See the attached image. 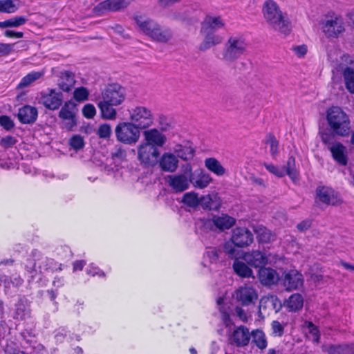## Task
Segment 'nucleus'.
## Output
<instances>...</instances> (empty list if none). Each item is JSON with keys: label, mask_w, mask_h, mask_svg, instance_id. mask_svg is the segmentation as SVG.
Here are the masks:
<instances>
[{"label": "nucleus", "mask_w": 354, "mask_h": 354, "mask_svg": "<svg viewBox=\"0 0 354 354\" xmlns=\"http://www.w3.org/2000/svg\"><path fill=\"white\" fill-rule=\"evenodd\" d=\"M262 12L266 22L274 30L284 35L291 31V24L287 16L279 9L276 2L267 0L263 6Z\"/></svg>", "instance_id": "f257e3e1"}, {"label": "nucleus", "mask_w": 354, "mask_h": 354, "mask_svg": "<svg viewBox=\"0 0 354 354\" xmlns=\"http://www.w3.org/2000/svg\"><path fill=\"white\" fill-rule=\"evenodd\" d=\"M319 106V135L324 145L332 152V106L330 100H324Z\"/></svg>", "instance_id": "f03ea898"}, {"label": "nucleus", "mask_w": 354, "mask_h": 354, "mask_svg": "<svg viewBox=\"0 0 354 354\" xmlns=\"http://www.w3.org/2000/svg\"><path fill=\"white\" fill-rule=\"evenodd\" d=\"M248 43L245 38L239 34H233L226 40L223 52L222 59L232 63L241 57L247 51Z\"/></svg>", "instance_id": "7ed1b4c3"}, {"label": "nucleus", "mask_w": 354, "mask_h": 354, "mask_svg": "<svg viewBox=\"0 0 354 354\" xmlns=\"http://www.w3.org/2000/svg\"><path fill=\"white\" fill-rule=\"evenodd\" d=\"M140 129L131 122H120L115 129L116 139L125 145H135L140 137Z\"/></svg>", "instance_id": "20e7f679"}, {"label": "nucleus", "mask_w": 354, "mask_h": 354, "mask_svg": "<svg viewBox=\"0 0 354 354\" xmlns=\"http://www.w3.org/2000/svg\"><path fill=\"white\" fill-rule=\"evenodd\" d=\"M332 15L330 12L323 16L319 21L318 29L320 32L322 50L328 59L330 58V46L332 43Z\"/></svg>", "instance_id": "39448f33"}, {"label": "nucleus", "mask_w": 354, "mask_h": 354, "mask_svg": "<svg viewBox=\"0 0 354 354\" xmlns=\"http://www.w3.org/2000/svg\"><path fill=\"white\" fill-rule=\"evenodd\" d=\"M129 120L140 129L151 127L154 120L152 111L144 106H136L129 110Z\"/></svg>", "instance_id": "423d86ee"}, {"label": "nucleus", "mask_w": 354, "mask_h": 354, "mask_svg": "<svg viewBox=\"0 0 354 354\" xmlns=\"http://www.w3.org/2000/svg\"><path fill=\"white\" fill-rule=\"evenodd\" d=\"M350 123L346 113L339 106H333V136H348L351 130Z\"/></svg>", "instance_id": "0eeeda50"}, {"label": "nucleus", "mask_w": 354, "mask_h": 354, "mask_svg": "<svg viewBox=\"0 0 354 354\" xmlns=\"http://www.w3.org/2000/svg\"><path fill=\"white\" fill-rule=\"evenodd\" d=\"M38 102L49 110H57L63 102V95L55 89L48 88L39 93Z\"/></svg>", "instance_id": "6e6552de"}, {"label": "nucleus", "mask_w": 354, "mask_h": 354, "mask_svg": "<svg viewBox=\"0 0 354 354\" xmlns=\"http://www.w3.org/2000/svg\"><path fill=\"white\" fill-rule=\"evenodd\" d=\"M158 156L159 151L154 146L142 142L138 147V158L142 165H154Z\"/></svg>", "instance_id": "1a4fd4ad"}, {"label": "nucleus", "mask_w": 354, "mask_h": 354, "mask_svg": "<svg viewBox=\"0 0 354 354\" xmlns=\"http://www.w3.org/2000/svg\"><path fill=\"white\" fill-rule=\"evenodd\" d=\"M125 97L124 88L116 84L109 85L102 93V100L118 106L124 101Z\"/></svg>", "instance_id": "9d476101"}, {"label": "nucleus", "mask_w": 354, "mask_h": 354, "mask_svg": "<svg viewBox=\"0 0 354 354\" xmlns=\"http://www.w3.org/2000/svg\"><path fill=\"white\" fill-rule=\"evenodd\" d=\"M185 173H188L190 183L196 188H205L212 180L209 174L205 172L203 169H197L194 172H192V168L190 164L185 165Z\"/></svg>", "instance_id": "9b49d317"}, {"label": "nucleus", "mask_w": 354, "mask_h": 354, "mask_svg": "<svg viewBox=\"0 0 354 354\" xmlns=\"http://www.w3.org/2000/svg\"><path fill=\"white\" fill-rule=\"evenodd\" d=\"M234 297L236 301L242 306L254 304L258 299V294L256 289L250 286L240 287L234 292Z\"/></svg>", "instance_id": "f8f14e48"}, {"label": "nucleus", "mask_w": 354, "mask_h": 354, "mask_svg": "<svg viewBox=\"0 0 354 354\" xmlns=\"http://www.w3.org/2000/svg\"><path fill=\"white\" fill-rule=\"evenodd\" d=\"M77 105L72 101L66 102L59 112V117L66 121L65 126L68 130L76 126Z\"/></svg>", "instance_id": "ddd939ff"}, {"label": "nucleus", "mask_w": 354, "mask_h": 354, "mask_svg": "<svg viewBox=\"0 0 354 354\" xmlns=\"http://www.w3.org/2000/svg\"><path fill=\"white\" fill-rule=\"evenodd\" d=\"M130 3L129 0H105L98 3L93 9L97 15H102L108 12H116L127 8Z\"/></svg>", "instance_id": "4468645a"}, {"label": "nucleus", "mask_w": 354, "mask_h": 354, "mask_svg": "<svg viewBox=\"0 0 354 354\" xmlns=\"http://www.w3.org/2000/svg\"><path fill=\"white\" fill-rule=\"evenodd\" d=\"M230 241L236 247H246L253 242V234L248 228L236 227L232 231Z\"/></svg>", "instance_id": "2eb2a0df"}, {"label": "nucleus", "mask_w": 354, "mask_h": 354, "mask_svg": "<svg viewBox=\"0 0 354 354\" xmlns=\"http://www.w3.org/2000/svg\"><path fill=\"white\" fill-rule=\"evenodd\" d=\"M251 338V333L245 326L235 328L230 335L229 341L231 344L238 347H243L248 345Z\"/></svg>", "instance_id": "dca6fc26"}, {"label": "nucleus", "mask_w": 354, "mask_h": 354, "mask_svg": "<svg viewBox=\"0 0 354 354\" xmlns=\"http://www.w3.org/2000/svg\"><path fill=\"white\" fill-rule=\"evenodd\" d=\"M225 22L221 16L208 15L201 23V33L213 32L225 28Z\"/></svg>", "instance_id": "f3484780"}, {"label": "nucleus", "mask_w": 354, "mask_h": 354, "mask_svg": "<svg viewBox=\"0 0 354 354\" xmlns=\"http://www.w3.org/2000/svg\"><path fill=\"white\" fill-rule=\"evenodd\" d=\"M167 183L175 192H184L189 189L190 185L188 173H185V169L183 174L169 175L167 177Z\"/></svg>", "instance_id": "a211bd4d"}, {"label": "nucleus", "mask_w": 354, "mask_h": 354, "mask_svg": "<svg viewBox=\"0 0 354 354\" xmlns=\"http://www.w3.org/2000/svg\"><path fill=\"white\" fill-rule=\"evenodd\" d=\"M304 283L302 274L297 270H290L284 272L283 285L286 290L291 291L301 287Z\"/></svg>", "instance_id": "6ab92c4d"}, {"label": "nucleus", "mask_w": 354, "mask_h": 354, "mask_svg": "<svg viewBox=\"0 0 354 354\" xmlns=\"http://www.w3.org/2000/svg\"><path fill=\"white\" fill-rule=\"evenodd\" d=\"M173 151L178 159L180 158L185 161L192 160L195 156V149L192 143L188 141L176 145L173 148Z\"/></svg>", "instance_id": "aec40b11"}, {"label": "nucleus", "mask_w": 354, "mask_h": 354, "mask_svg": "<svg viewBox=\"0 0 354 354\" xmlns=\"http://www.w3.org/2000/svg\"><path fill=\"white\" fill-rule=\"evenodd\" d=\"M235 224V219L227 214H222L221 216H214L211 220L207 221L205 225L207 227H212L214 225L216 228L220 230H225L230 229Z\"/></svg>", "instance_id": "412c9836"}, {"label": "nucleus", "mask_w": 354, "mask_h": 354, "mask_svg": "<svg viewBox=\"0 0 354 354\" xmlns=\"http://www.w3.org/2000/svg\"><path fill=\"white\" fill-rule=\"evenodd\" d=\"M143 136L145 138L144 142L156 147H162L167 141L165 136L157 129L145 130L143 132Z\"/></svg>", "instance_id": "4be33fe9"}, {"label": "nucleus", "mask_w": 354, "mask_h": 354, "mask_svg": "<svg viewBox=\"0 0 354 354\" xmlns=\"http://www.w3.org/2000/svg\"><path fill=\"white\" fill-rule=\"evenodd\" d=\"M179 160L176 156L171 152H166L161 156L159 165L161 169L167 172H174L178 167Z\"/></svg>", "instance_id": "5701e85b"}, {"label": "nucleus", "mask_w": 354, "mask_h": 354, "mask_svg": "<svg viewBox=\"0 0 354 354\" xmlns=\"http://www.w3.org/2000/svg\"><path fill=\"white\" fill-rule=\"evenodd\" d=\"M38 115L37 109L30 105H25L18 111L17 117L19 120L23 124L34 123Z\"/></svg>", "instance_id": "b1692460"}, {"label": "nucleus", "mask_w": 354, "mask_h": 354, "mask_svg": "<svg viewBox=\"0 0 354 354\" xmlns=\"http://www.w3.org/2000/svg\"><path fill=\"white\" fill-rule=\"evenodd\" d=\"M242 259L246 263L254 268H261L265 266V254L259 250L245 252Z\"/></svg>", "instance_id": "393cba45"}, {"label": "nucleus", "mask_w": 354, "mask_h": 354, "mask_svg": "<svg viewBox=\"0 0 354 354\" xmlns=\"http://www.w3.org/2000/svg\"><path fill=\"white\" fill-rule=\"evenodd\" d=\"M259 279L263 285L270 286L278 281L279 276L274 270L263 267L259 270Z\"/></svg>", "instance_id": "a878e982"}, {"label": "nucleus", "mask_w": 354, "mask_h": 354, "mask_svg": "<svg viewBox=\"0 0 354 354\" xmlns=\"http://www.w3.org/2000/svg\"><path fill=\"white\" fill-rule=\"evenodd\" d=\"M204 36V39L200 44L199 50L205 51L210 48L218 45L222 43L223 37L213 32L201 33Z\"/></svg>", "instance_id": "bb28decb"}, {"label": "nucleus", "mask_w": 354, "mask_h": 354, "mask_svg": "<svg viewBox=\"0 0 354 354\" xmlns=\"http://www.w3.org/2000/svg\"><path fill=\"white\" fill-rule=\"evenodd\" d=\"M333 159L341 165H346L348 162V151L341 143H333Z\"/></svg>", "instance_id": "cd10ccee"}, {"label": "nucleus", "mask_w": 354, "mask_h": 354, "mask_svg": "<svg viewBox=\"0 0 354 354\" xmlns=\"http://www.w3.org/2000/svg\"><path fill=\"white\" fill-rule=\"evenodd\" d=\"M330 193L331 189L328 187L319 185L317 187L315 191V203L317 205H329L330 202Z\"/></svg>", "instance_id": "c85d7f7f"}, {"label": "nucleus", "mask_w": 354, "mask_h": 354, "mask_svg": "<svg viewBox=\"0 0 354 354\" xmlns=\"http://www.w3.org/2000/svg\"><path fill=\"white\" fill-rule=\"evenodd\" d=\"M249 265L245 261H241L238 259H235L232 268L234 272L242 278H250L253 277V271L248 266Z\"/></svg>", "instance_id": "c756f323"}, {"label": "nucleus", "mask_w": 354, "mask_h": 354, "mask_svg": "<svg viewBox=\"0 0 354 354\" xmlns=\"http://www.w3.org/2000/svg\"><path fill=\"white\" fill-rule=\"evenodd\" d=\"M200 203L204 207L209 209H217L221 205L220 198L216 193H212L200 198Z\"/></svg>", "instance_id": "7c9ffc66"}, {"label": "nucleus", "mask_w": 354, "mask_h": 354, "mask_svg": "<svg viewBox=\"0 0 354 354\" xmlns=\"http://www.w3.org/2000/svg\"><path fill=\"white\" fill-rule=\"evenodd\" d=\"M97 106L100 109L102 118L108 120H114L116 118L117 112L113 108L116 104H111L110 102L102 100H100Z\"/></svg>", "instance_id": "2f4dec72"}, {"label": "nucleus", "mask_w": 354, "mask_h": 354, "mask_svg": "<svg viewBox=\"0 0 354 354\" xmlns=\"http://www.w3.org/2000/svg\"><path fill=\"white\" fill-rule=\"evenodd\" d=\"M217 305L219 308V311L221 315V319L226 327L230 326L232 323L230 319V308L224 302L223 297H219L216 300Z\"/></svg>", "instance_id": "473e14b6"}, {"label": "nucleus", "mask_w": 354, "mask_h": 354, "mask_svg": "<svg viewBox=\"0 0 354 354\" xmlns=\"http://www.w3.org/2000/svg\"><path fill=\"white\" fill-rule=\"evenodd\" d=\"M302 328L306 333L307 338L313 342L318 343L319 340V333L318 328L311 322L304 321Z\"/></svg>", "instance_id": "72a5a7b5"}, {"label": "nucleus", "mask_w": 354, "mask_h": 354, "mask_svg": "<svg viewBox=\"0 0 354 354\" xmlns=\"http://www.w3.org/2000/svg\"><path fill=\"white\" fill-rule=\"evenodd\" d=\"M44 75L43 71L30 72L21 80L17 85V88L21 89L30 86L33 82L41 78Z\"/></svg>", "instance_id": "f704fd0d"}, {"label": "nucleus", "mask_w": 354, "mask_h": 354, "mask_svg": "<svg viewBox=\"0 0 354 354\" xmlns=\"http://www.w3.org/2000/svg\"><path fill=\"white\" fill-rule=\"evenodd\" d=\"M74 84V75L70 72H64L60 77L58 86L63 91L68 92L72 89Z\"/></svg>", "instance_id": "c9c22d12"}, {"label": "nucleus", "mask_w": 354, "mask_h": 354, "mask_svg": "<svg viewBox=\"0 0 354 354\" xmlns=\"http://www.w3.org/2000/svg\"><path fill=\"white\" fill-rule=\"evenodd\" d=\"M171 37L172 32L169 29L162 28L158 24L150 36L153 39L160 42H167Z\"/></svg>", "instance_id": "e433bc0d"}, {"label": "nucleus", "mask_w": 354, "mask_h": 354, "mask_svg": "<svg viewBox=\"0 0 354 354\" xmlns=\"http://www.w3.org/2000/svg\"><path fill=\"white\" fill-rule=\"evenodd\" d=\"M286 306L287 308L292 312L299 310L304 305V299L300 294L292 295L286 301Z\"/></svg>", "instance_id": "4c0bfd02"}, {"label": "nucleus", "mask_w": 354, "mask_h": 354, "mask_svg": "<svg viewBox=\"0 0 354 354\" xmlns=\"http://www.w3.org/2000/svg\"><path fill=\"white\" fill-rule=\"evenodd\" d=\"M205 165L210 171L217 176H221L224 175L225 173V169L216 158H209L205 159Z\"/></svg>", "instance_id": "58836bf2"}, {"label": "nucleus", "mask_w": 354, "mask_h": 354, "mask_svg": "<svg viewBox=\"0 0 354 354\" xmlns=\"http://www.w3.org/2000/svg\"><path fill=\"white\" fill-rule=\"evenodd\" d=\"M354 64L353 59L348 55H343L339 59H337L335 69L337 71L342 72V74L348 69H354L351 65Z\"/></svg>", "instance_id": "ea45409f"}, {"label": "nucleus", "mask_w": 354, "mask_h": 354, "mask_svg": "<svg viewBox=\"0 0 354 354\" xmlns=\"http://www.w3.org/2000/svg\"><path fill=\"white\" fill-rule=\"evenodd\" d=\"M254 232L259 242L269 243L274 240V235L271 232L263 226H257L254 228Z\"/></svg>", "instance_id": "a19ab883"}, {"label": "nucleus", "mask_w": 354, "mask_h": 354, "mask_svg": "<svg viewBox=\"0 0 354 354\" xmlns=\"http://www.w3.org/2000/svg\"><path fill=\"white\" fill-rule=\"evenodd\" d=\"M285 169L286 175H288L293 181H295L299 175V171L296 167L295 158L290 156L286 165L283 167Z\"/></svg>", "instance_id": "79ce46f5"}, {"label": "nucleus", "mask_w": 354, "mask_h": 354, "mask_svg": "<svg viewBox=\"0 0 354 354\" xmlns=\"http://www.w3.org/2000/svg\"><path fill=\"white\" fill-rule=\"evenodd\" d=\"M136 23L140 28L143 31V32L149 37L152 35L153 30L157 27L158 25L152 20L143 19L142 18L137 19Z\"/></svg>", "instance_id": "37998d69"}, {"label": "nucleus", "mask_w": 354, "mask_h": 354, "mask_svg": "<svg viewBox=\"0 0 354 354\" xmlns=\"http://www.w3.org/2000/svg\"><path fill=\"white\" fill-rule=\"evenodd\" d=\"M252 342L260 349H265L267 347V340L265 333L261 330H253L251 333Z\"/></svg>", "instance_id": "c03bdc74"}, {"label": "nucleus", "mask_w": 354, "mask_h": 354, "mask_svg": "<svg viewBox=\"0 0 354 354\" xmlns=\"http://www.w3.org/2000/svg\"><path fill=\"white\" fill-rule=\"evenodd\" d=\"M346 25L341 16L333 18V37H341L346 30Z\"/></svg>", "instance_id": "a18cd8bd"}, {"label": "nucleus", "mask_w": 354, "mask_h": 354, "mask_svg": "<svg viewBox=\"0 0 354 354\" xmlns=\"http://www.w3.org/2000/svg\"><path fill=\"white\" fill-rule=\"evenodd\" d=\"M37 252H33L34 257H37V263L39 264V272H43L44 271L49 270L53 264V260L39 254L37 255Z\"/></svg>", "instance_id": "49530a36"}, {"label": "nucleus", "mask_w": 354, "mask_h": 354, "mask_svg": "<svg viewBox=\"0 0 354 354\" xmlns=\"http://www.w3.org/2000/svg\"><path fill=\"white\" fill-rule=\"evenodd\" d=\"M27 18L24 16H16L10 19L0 22V28L19 27L25 24Z\"/></svg>", "instance_id": "de8ad7c7"}, {"label": "nucleus", "mask_w": 354, "mask_h": 354, "mask_svg": "<svg viewBox=\"0 0 354 354\" xmlns=\"http://www.w3.org/2000/svg\"><path fill=\"white\" fill-rule=\"evenodd\" d=\"M342 75L346 88L349 93L354 94V69L346 70Z\"/></svg>", "instance_id": "09e8293b"}, {"label": "nucleus", "mask_w": 354, "mask_h": 354, "mask_svg": "<svg viewBox=\"0 0 354 354\" xmlns=\"http://www.w3.org/2000/svg\"><path fill=\"white\" fill-rule=\"evenodd\" d=\"M18 9V6L13 0H0V12L13 13Z\"/></svg>", "instance_id": "8fccbe9b"}, {"label": "nucleus", "mask_w": 354, "mask_h": 354, "mask_svg": "<svg viewBox=\"0 0 354 354\" xmlns=\"http://www.w3.org/2000/svg\"><path fill=\"white\" fill-rule=\"evenodd\" d=\"M182 202L189 207H195L200 203V198L196 193L191 192L184 194Z\"/></svg>", "instance_id": "3c124183"}, {"label": "nucleus", "mask_w": 354, "mask_h": 354, "mask_svg": "<svg viewBox=\"0 0 354 354\" xmlns=\"http://www.w3.org/2000/svg\"><path fill=\"white\" fill-rule=\"evenodd\" d=\"M70 147L75 151L80 150L84 147V138L80 135H73L68 140Z\"/></svg>", "instance_id": "603ef678"}, {"label": "nucleus", "mask_w": 354, "mask_h": 354, "mask_svg": "<svg viewBox=\"0 0 354 354\" xmlns=\"http://www.w3.org/2000/svg\"><path fill=\"white\" fill-rule=\"evenodd\" d=\"M234 246V244L231 241H227L223 245L224 252L232 259H237L239 254V251Z\"/></svg>", "instance_id": "864d4df0"}, {"label": "nucleus", "mask_w": 354, "mask_h": 354, "mask_svg": "<svg viewBox=\"0 0 354 354\" xmlns=\"http://www.w3.org/2000/svg\"><path fill=\"white\" fill-rule=\"evenodd\" d=\"M266 142L270 146L271 156L273 158L276 157L278 154L279 142L275 137L272 134L268 135Z\"/></svg>", "instance_id": "5fc2aeb1"}, {"label": "nucleus", "mask_w": 354, "mask_h": 354, "mask_svg": "<svg viewBox=\"0 0 354 354\" xmlns=\"http://www.w3.org/2000/svg\"><path fill=\"white\" fill-rule=\"evenodd\" d=\"M263 165L270 173L278 178H282L286 175L285 169L282 167H278L268 163H264Z\"/></svg>", "instance_id": "6e6d98bb"}, {"label": "nucleus", "mask_w": 354, "mask_h": 354, "mask_svg": "<svg viewBox=\"0 0 354 354\" xmlns=\"http://www.w3.org/2000/svg\"><path fill=\"white\" fill-rule=\"evenodd\" d=\"M30 310L24 304L19 303L17 305L14 317L19 319H24L29 316Z\"/></svg>", "instance_id": "4d7b16f0"}, {"label": "nucleus", "mask_w": 354, "mask_h": 354, "mask_svg": "<svg viewBox=\"0 0 354 354\" xmlns=\"http://www.w3.org/2000/svg\"><path fill=\"white\" fill-rule=\"evenodd\" d=\"M89 95L88 90L83 86L78 87L73 92V97L78 102H83L88 99Z\"/></svg>", "instance_id": "13d9d810"}, {"label": "nucleus", "mask_w": 354, "mask_h": 354, "mask_svg": "<svg viewBox=\"0 0 354 354\" xmlns=\"http://www.w3.org/2000/svg\"><path fill=\"white\" fill-rule=\"evenodd\" d=\"M219 254V250L216 248H209L204 254V258L208 259L210 263H216L218 260Z\"/></svg>", "instance_id": "bf43d9fd"}, {"label": "nucleus", "mask_w": 354, "mask_h": 354, "mask_svg": "<svg viewBox=\"0 0 354 354\" xmlns=\"http://www.w3.org/2000/svg\"><path fill=\"white\" fill-rule=\"evenodd\" d=\"M37 257H35L33 259H28L25 265L26 271L32 278L39 272L38 268H37Z\"/></svg>", "instance_id": "052dcab7"}, {"label": "nucleus", "mask_w": 354, "mask_h": 354, "mask_svg": "<svg viewBox=\"0 0 354 354\" xmlns=\"http://www.w3.org/2000/svg\"><path fill=\"white\" fill-rule=\"evenodd\" d=\"M112 133L111 127L109 124H100L98 127L97 134L100 138H109Z\"/></svg>", "instance_id": "680f3d73"}, {"label": "nucleus", "mask_w": 354, "mask_h": 354, "mask_svg": "<svg viewBox=\"0 0 354 354\" xmlns=\"http://www.w3.org/2000/svg\"><path fill=\"white\" fill-rule=\"evenodd\" d=\"M272 334L274 337H281L284 332V326L278 321H273L271 324Z\"/></svg>", "instance_id": "e2e57ef3"}, {"label": "nucleus", "mask_w": 354, "mask_h": 354, "mask_svg": "<svg viewBox=\"0 0 354 354\" xmlns=\"http://www.w3.org/2000/svg\"><path fill=\"white\" fill-rule=\"evenodd\" d=\"M83 115L88 118H93L96 114V109L92 104H86L82 109Z\"/></svg>", "instance_id": "0e129e2a"}, {"label": "nucleus", "mask_w": 354, "mask_h": 354, "mask_svg": "<svg viewBox=\"0 0 354 354\" xmlns=\"http://www.w3.org/2000/svg\"><path fill=\"white\" fill-rule=\"evenodd\" d=\"M291 50L294 53L295 55L299 58L304 57L308 51L307 46L305 44L293 46Z\"/></svg>", "instance_id": "69168bd1"}, {"label": "nucleus", "mask_w": 354, "mask_h": 354, "mask_svg": "<svg viewBox=\"0 0 354 354\" xmlns=\"http://www.w3.org/2000/svg\"><path fill=\"white\" fill-rule=\"evenodd\" d=\"M0 124L6 130H10L14 127L13 121L7 115L0 117Z\"/></svg>", "instance_id": "338daca9"}, {"label": "nucleus", "mask_w": 354, "mask_h": 354, "mask_svg": "<svg viewBox=\"0 0 354 354\" xmlns=\"http://www.w3.org/2000/svg\"><path fill=\"white\" fill-rule=\"evenodd\" d=\"M14 44L0 43V56L9 55L13 50Z\"/></svg>", "instance_id": "774afa93"}]
</instances>
